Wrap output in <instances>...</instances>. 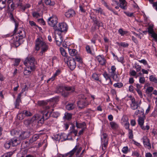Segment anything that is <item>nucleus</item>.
Wrapping results in <instances>:
<instances>
[{
	"mask_svg": "<svg viewBox=\"0 0 157 157\" xmlns=\"http://www.w3.org/2000/svg\"><path fill=\"white\" fill-rule=\"evenodd\" d=\"M41 114L45 120H47L50 116V113H49L48 111H42Z\"/></svg>",
	"mask_w": 157,
	"mask_h": 157,
	"instance_id": "obj_25",
	"label": "nucleus"
},
{
	"mask_svg": "<svg viewBox=\"0 0 157 157\" xmlns=\"http://www.w3.org/2000/svg\"><path fill=\"white\" fill-rule=\"evenodd\" d=\"M75 105L74 104H69L66 105V109L69 110H72L75 107Z\"/></svg>",
	"mask_w": 157,
	"mask_h": 157,
	"instance_id": "obj_28",
	"label": "nucleus"
},
{
	"mask_svg": "<svg viewBox=\"0 0 157 157\" xmlns=\"http://www.w3.org/2000/svg\"><path fill=\"white\" fill-rule=\"evenodd\" d=\"M20 37H19L16 35H13V39L11 40V42L16 47L19 46L20 44Z\"/></svg>",
	"mask_w": 157,
	"mask_h": 157,
	"instance_id": "obj_10",
	"label": "nucleus"
},
{
	"mask_svg": "<svg viewBox=\"0 0 157 157\" xmlns=\"http://www.w3.org/2000/svg\"><path fill=\"white\" fill-rule=\"evenodd\" d=\"M13 154L12 152H9L5 154L2 157H11Z\"/></svg>",
	"mask_w": 157,
	"mask_h": 157,
	"instance_id": "obj_50",
	"label": "nucleus"
},
{
	"mask_svg": "<svg viewBox=\"0 0 157 157\" xmlns=\"http://www.w3.org/2000/svg\"><path fill=\"white\" fill-rule=\"evenodd\" d=\"M21 93H19L17 96V98L15 101V108L19 109V105L20 103L21 102Z\"/></svg>",
	"mask_w": 157,
	"mask_h": 157,
	"instance_id": "obj_22",
	"label": "nucleus"
},
{
	"mask_svg": "<svg viewBox=\"0 0 157 157\" xmlns=\"http://www.w3.org/2000/svg\"><path fill=\"white\" fill-rule=\"evenodd\" d=\"M32 144L29 143V141L23 142L22 144L24 147H30V145H31Z\"/></svg>",
	"mask_w": 157,
	"mask_h": 157,
	"instance_id": "obj_41",
	"label": "nucleus"
},
{
	"mask_svg": "<svg viewBox=\"0 0 157 157\" xmlns=\"http://www.w3.org/2000/svg\"><path fill=\"white\" fill-rule=\"evenodd\" d=\"M131 100L132 102L130 105L131 108L133 110L136 109L139 106L137 102L136 101L134 98H131Z\"/></svg>",
	"mask_w": 157,
	"mask_h": 157,
	"instance_id": "obj_14",
	"label": "nucleus"
},
{
	"mask_svg": "<svg viewBox=\"0 0 157 157\" xmlns=\"http://www.w3.org/2000/svg\"><path fill=\"white\" fill-rule=\"evenodd\" d=\"M69 90H63V91L62 93V95L64 97H67L69 94L70 93L68 91Z\"/></svg>",
	"mask_w": 157,
	"mask_h": 157,
	"instance_id": "obj_44",
	"label": "nucleus"
},
{
	"mask_svg": "<svg viewBox=\"0 0 157 157\" xmlns=\"http://www.w3.org/2000/svg\"><path fill=\"white\" fill-rule=\"evenodd\" d=\"M151 36L156 41H157V34H156L154 32L151 34Z\"/></svg>",
	"mask_w": 157,
	"mask_h": 157,
	"instance_id": "obj_63",
	"label": "nucleus"
},
{
	"mask_svg": "<svg viewBox=\"0 0 157 157\" xmlns=\"http://www.w3.org/2000/svg\"><path fill=\"white\" fill-rule=\"evenodd\" d=\"M113 86L115 87H117L118 88H121L123 86V84L121 82H117L116 83L113 85Z\"/></svg>",
	"mask_w": 157,
	"mask_h": 157,
	"instance_id": "obj_46",
	"label": "nucleus"
},
{
	"mask_svg": "<svg viewBox=\"0 0 157 157\" xmlns=\"http://www.w3.org/2000/svg\"><path fill=\"white\" fill-rule=\"evenodd\" d=\"M60 50L62 55L65 57V58H67V53L66 52L64 49L62 48H60Z\"/></svg>",
	"mask_w": 157,
	"mask_h": 157,
	"instance_id": "obj_42",
	"label": "nucleus"
},
{
	"mask_svg": "<svg viewBox=\"0 0 157 157\" xmlns=\"http://www.w3.org/2000/svg\"><path fill=\"white\" fill-rule=\"evenodd\" d=\"M110 125L111 127L113 129H116L118 128V124L115 122H111L110 123Z\"/></svg>",
	"mask_w": 157,
	"mask_h": 157,
	"instance_id": "obj_35",
	"label": "nucleus"
},
{
	"mask_svg": "<svg viewBox=\"0 0 157 157\" xmlns=\"http://www.w3.org/2000/svg\"><path fill=\"white\" fill-rule=\"evenodd\" d=\"M153 90V87L149 86L147 88L146 91L147 92L151 93L152 91Z\"/></svg>",
	"mask_w": 157,
	"mask_h": 157,
	"instance_id": "obj_61",
	"label": "nucleus"
},
{
	"mask_svg": "<svg viewBox=\"0 0 157 157\" xmlns=\"http://www.w3.org/2000/svg\"><path fill=\"white\" fill-rule=\"evenodd\" d=\"M31 134V132L29 131H23L20 134L18 139L21 140H23L29 137Z\"/></svg>",
	"mask_w": 157,
	"mask_h": 157,
	"instance_id": "obj_11",
	"label": "nucleus"
},
{
	"mask_svg": "<svg viewBox=\"0 0 157 157\" xmlns=\"http://www.w3.org/2000/svg\"><path fill=\"white\" fill-rule=\"evenodd\" d=\"M64 90H71L72 92L74 91V88H72L70 86H59L56 89V92L57 93H61V94H62V93Z\"/></svg>",
	"mask_w": 157,
	"mask_h": 157,
	"instance_id": "obj_7",
	"label": "nucleus"
},
{
	"mask_svg": "<svg viewBox=\"0 0 157 157\" xmlns=\"http://www.w3.org/2000/svg\"><path fill=\"white\" fill-rule=\"evenodd\" d=\"M147 32L150 34H151L154 32L152 25H150L147 28Z\"/></svg>",
	"mask_w": 157,
	"mask_h": 157,
	"instance_id": "obj_45",
	"label": "nucleus"
},
{
	"mask_svg": "<svg viewBox=\"0 0 157 157\" xmlns=\"http://www.w3.org/2000/svg\"><path fill=\"white\" fill-rule=\"evenodd\" d=\"M78 148V147L77 146H76L73 150L70 151L69 153H68V154H70L71 155H72L74 152H75L77 150Z\"/></svg>",
	"mask_w": 157,
	"mask_h": 157,
	"instance_id": "obj_54",
	"label": "nucleus"
},
{
	"mask_svg": "<svg viewBox=\"0 0 157 157\" xmlns=\"http://www.w3.org/2000/svg\"><path fill=\"white\" fill-rule=\"evenodd\" d=\"M89 102L87 101V98L83 95H81L78 98L77 104L79 108H83L89 105Z\"/></svg>",
	"mask_w": 157,
	"mask_h": 157,
	"instance_id": "obj_1",
	"label": "nucleus"
},
{
	"mask_svg": "<svg viewBox=\"0 0 157 157\" xmlns=\"http://www.w3.org/2000/svg\"><path fill=\"white\" fill-rule=\"evenodd\" d=\"M119 6L122 9L124 10H125L127 9V2L125 0H121L120 2Z\"/></svg>",
	"mask_w": 157,
	"mask_h": 157,
	"instance_id": "obj_24",
	"label": "nucleus"
},
{
	"mask_svg": "<svg viewBox=\"0 0 157 157\" xmlns=\"http://www.w3.org/2000/svg\"><path fill=\"white\" fill-rule=\"evenodd\" d=\"M63 60L65 63H67L68 66L71 70H73L75 68L76 64L73 58L72 57H69L68 58H64Z\"/></svg>",
	"mask_w": 157,
	"mask_h": 157,
	"instance_id": "obj_3",
	"label": "nucleus"
},
{
	"mask_svg": "<svg viewBox=\"0 0 157 157\" xmlns=\"http://www.w3.org/2000/svg\"><path fill=\"white\" fill-rule=\"evenodd\" d=\"M45 43L42 37L38 38L36 40L35 49L36 50H39L41 47Z\"/></svg>",
	"mask_w": 157,
	"mask_h": 157,
	"instance_id": "obj_6",
	"label": "nucleus"
},
{
	"mask_svg": "<svg viewBox=\"0 0 157 157\" xmlns=\"http://www.w3.org/2000/svg\"><path fill=\"white\" fill-rule=\"evenodd\" d=\"M45 3L46 5H49L51 6H53L55 3L54 2H51V0H45Z\"/></svg>",
	"mask_w": 157,
	"mask_h": 157,
	"instance_id": "obj_43",
	"label": "nucleus"
},
{
	"mask_svg": "<svg viewBox=\"0 0 157 157\" xmlns=\"http://www.w3.org/2000/svg\"><path fill=\"white\" fill-rule=\"evenodd\" d=\"M116 68L114 66H112L111 67V71L110 72L111 76L113 79L117 81L118 80L117 75L116 74Z\"/></svg>",
	"mask_w": 157,
	"mask_h": 157,
	"instance_id": "obj_13",
	"label": "nucleus"
},
{
	"mask_svg": "<svg viewBox=\"0 0 157 157\" xmlns=\"http://www.w3.org/2000/svg\"><path fill=\"white\" fill-rule=\"evenodd\" d=\"M22 111L23 113L24 114L25 116L29 117L31 116V113L28 111L24 110Z\"/></svg>",
	"mask_w": 157,
	"mask_h": 157,
	"instance_id": "obj_48",
	"label": "nucleus"
},
{
	"mask_svg": "<svg viewBox=\"0 0 157 157\" xmlns=\"http://www.w3.org/2000/svg\"><path fill=\"white\" fill-rule=\"evenodd\" d=\"M56 29H55V30L59 31L61 32L67 31V26L64 23H59L58 26H56Z\"/></svg>",
	"mask_w": 157,
	"mask_h": 157,
	"instance_id": "obj_8",
	"label": "nucleus"
},
{
	"mask_svg": "<svg viewBox=\"0 0 157 157\" xmlns=\"http://www.w3.org/2000/svg\"><path fill=\"white\" fill-rule=\"evenodd\" d=\"M69 53L71 56H75L77 53V51L74 49H70L69 50Z\"/></svg>",
	"mask_w": 157,
	"mask_h": 157,
	"instance_id": "obj_29",
	"label": "nucleus"
},
{
	"mask_svg": "<svg viewBox=\"0 0 157 157\" xmlns=\"http://www.w3.org/2000/svg\"><path fill=\"white\" fill-rule=\"evenodd\" d=\"M96 13H100L102 14L103 13V11L101 8H99V9H95L94 10Z\"/></svg>",
	"mask_w": 157,
	"mask_h": 157,
	"instance_id": "obj_55",
	"label": "nucleus"
},
{
	"mask_svg": "<svg viewBox=\"0 0 157 157\" xmlns=\"http://www.w3.org/2000/svg\"><path fill=\"white\" fill-rule=\"evenodd\" d=\"M4 147L6 149L9 148L10 147L12 146V145L11 143V142L10 140L7 141L5 144H4Z\"/></svg>",
	"mask_w": 157,
	"mask_h": 157,
	"instance_id": "obj_34",
	"label": "nucleus"
},
{
	"mask_svg": "<svg viewBox=\"0 0 157 157\" xmlns=\"http://www.w3.org/2000/svg\"><path fill=\"white\" fill-rule=\"evenodd\" d=\"M119 46H121L124 47H127L128 45V43H125L124 42H121L120 43H118Z\"/></svg>",
	"mask_w": 157,
	"mask_h": 157,
	"instance_id": "obj_51",
	"label": "nucleus"
},
{
	"mask_svg": "<svg viewBox=\"0 0 157 157\" xmlns=\"http://www.w3.org/2000/svg\"><path fill=\"white\" fill-rule=\"evenodd\" d=\"M118 32L121 36H123L127 33L126 32L124 31L121 29H120L119 30Z\"/></svg>",
	"mask_w": 157,
	"mask_h": 157,
	"instance_id": "obj_57",
	"label": "nucleus"
},
{
	"mask_svg": "<svg viewBox=\"0 0 157 157\" xmlns=\"http://www.w3.org/2000/svg\"><path fill=\"white\" fill-rule=\"evenodd\" d=\"M24 64L26 66H29V67L35 68V65L36 64V62L33 56H29L24 61Z\"/></svg>",
	"mask_w": 157,
	"mask_h": 157,
	"instance_id": "obj_2",
	"label": "nucleus"
},
{
	"mask_svg": "<svg viewBox=\"0 0 157 157\" xmlns=\"http://www.w3.org/2000/svg\"><path fill=\"white\" fill-rule=\"evenodd\" d=\"M18 37H20V39H21L25 36V32L24 30H22L21 33H19L18 35H17Z\"/></svg>",
	"mask_w": 157,
	"mask_h": 157,
	"instance_id": "obj_36",
	"label": "nucleus"
},
{
	"mask_svg": "<svg viewBox=\"0 0 157 157\" xmlns=\"http://www.w3.org/2000/svg\"><path fill=\"white\" fill-rule=\"evenodd\" d=\"M55 40L56 44L58 46H60L61 45L63 40V38L61 35L59 34L56 35Z\"/></svg>",
	"mask_w": 157,
	"mask_h": 157,
	"instance_id": "obj_15",
	"label": "nucleus"
},
{
	"mask_svg": "<svg viewBox=\"0 0 157 157\" xmlns=\"http://www.w3.org/2000/svg\"><path fill=\"white\" fill-rule=\"evenodd\" d=\"M139 82L140 83L144 84L145 82V78L144 77H140L139 78Z\"/></svg>",
	"mask_w": 157,
	"mask_h": 157,
	"instance_id": "obj_62",
	"label": "nucleus"
},
{
	"mask_svg": "<svg viewBox=\"0 0 157 157\" xmlns=\"http://www.w3.org/2000/svg\"><path fill=\"white\" fill-rule=\"evenodd\" d=\"M41 51L40 52V55L41 56H43L44 55V53L48 49V46L45 43L41 47Z\"/></svg>",
	"mask_w": 157,
	"mask_h": 157,
	"instance_id": "obj_19",
	"label": "nucleus"
},
{
	"mask_svg": "<svg viewBox=\"0 0 157 157\" xmlns=\"http://www.w3.org/2000/svg\"><path fill=\"white\" fill-rule=\"evenodd\" d=\"M73 58L75 61H77L78 62L80 63H81L82 62V60L79 57L76 56L74 58Z\"/></svg>",
	"mask_w": 157,
	"mask_h": 157,
	"instance_id": "obj_58",
	"label": "nucleus"
},
{
	"mask_svg": "<svg viewBox=\"0 0 157 157\" xmlns=\"http://www.w3.org/2000/svg\"><path fill=\"white\" fill-rule=\"evenodd\" d=\"M102 75L106 81L109 80V82L107 84L110 85H112L113 83L110 78V77L111 76V75L110 76L106 71H105L103 73Z\"/></svg>",
	"mask_w": 157,
	"mask_h": 157,
	"instance_id": "obj_20",
	"label": "nucleus"
},
{
	"mask_svg": "<svg viewBox=\"0 0 157 157\" xmlns=\"http://www.w3.org/2000/svg\"><path fill=\"white\" fill-rule=\"evenodd\" d=\"M92 78L94 80L96 81H101L100 80H99V75L98 74H97L95 73H94L92 75Z\"/></svg>",
	"mask_w": 157,
	"mask_h": 157,
	"instance_id": "obj_37",
	"label": "nucleus"
},
{
	"mask_svg": "<svg viewBox=\"0 0 157 157\" xmlns=\"http://www.w3.org/2000/svg\"><path fill=\"white\" fill-rule=\"evenodd\" d=\"M132 132V130L130 129H128V138L130 139H132L133 138Z\"/></svg>",
	"mask_w": 157,
	"mask_h": 157,
	"instance_id": "obj_49",
	"label": "nucleus"
},
{
	"mask_svg": "<svg viewBox=\"0 0 157 157\" xmlns=\"http://www.w3.org/2000/svg\"><path fill=\"white\" fill-rule=\"evenodd\" d=\"M6 0H0V10H2L5 7Z\"/></svg>",
	"mask_w": 157,
	"mask_h": 157,
	"instance_id": "obj_30",
	"label": "nucleus"
},
{
	"mask_svg": "<svg viewBox=\"0 0 157 157\" xmlns=\"http://www.w3.org/2000/svg\"><path fill=\"white\" fill-rule=\"evenodd\" d=\"M32 14L33 17H34L38 18L40 16L39 13L35 12H33Z\"/></svg>",
	"mask_w": 157,
	"mask_h": 157,
	"instance_id": "obj_56",
	"label": "nucleus"
},
{
	"mask_svg": "<svg viewBox=\"0 0 157 157\" xmlns=\"http://www.w3.org/2000/svg\"><path fill=\"white\" fill-rule=\"evenodd\" d=\"M35 68H32L31 67H29V66H26L24 71V74L25 75H29L32 71L34 70Z\"/></svg>",
	"mask_w": 157,
	"mask_h": 157,
	"instance_id": "obj_18",
	"label": "nucleus"
},
{
	"mask_svg": "<svg viewBox=\"0 0 157 157\" xmlns=\"http://www.w3.org/2000/svg\"><path fill=\"white\" fill-rule=\"evenodd\" d=\"M13 59L14 61V63L13 64V66H17L18 65L21 61V59Z\"/></svg>",
	"mask_w": 157,
	"mask_h": 157,
	"instance_id": "obj_38",
	"label": "nucleus"
},
{
	"mask_svg": "<svg viewBox=\"0 0 157 157\" xmlns=\"http://www.w3.org/2000/svg\"><path fill=\"white\" fill-rule=\"evenodd\" d=\"M153 7L157 11V1L152 3Z\"/></svg>",
	"mask_w": 157,
	"mask_h": 157,
	"instance_id": "obj_64",
	"label": "nucleus"
},
{
	"mask_svg": "<svg viewBox=\"0 0 157 157\" xmlns=\"http://www.w3.org/2000/svg\"><path fill=\"white\" fill-rule=\"evenodd\" d=\"M17 118L19 120H22L25 117L24 114L23 113V111L19 113L17 116Z\"/></svg>",
	"mask_w": 157,
	"mask_h": 157,
	"instance_id": "obj_33",
	"label": "nucleus"
},
{
	"mask_svg": "<svg viewBox=\"0 0 157 157\" xmlns=\"http://www.w3.org/2000/svg\"><path fill=\"white\" fill-rule=\"evenodd\" d=\"M129 124L128 121H126L124 124V127L126 129H129Z\"/></svg>",
	"mask_w": 157,
	"mask_h": 157,
	"instance_id": "obj_59",
	"label": "nucleus"
},
{
	"mask_svg": "<svg viewBox=\"0 0 157 157\" xmlns=\"http://www.w3.org/2000/svg\"><path fill=\"white\" fill-rule=\"evenodd\" d=\"M31 6V5L29 4H27L25 6L22 7V9L24 11L27 8H28Z\"/></svg>",
	"mask_w": 157,
	"mask_h": 157,
	"instance_id": "obj_60",
	"label": "nucleus"
},
{
	"mask_svg": "<svg viewBox=\"0 0 157 157\" xmlns=\"http://www.w3.org/2000/svg\"><path fill=\"white\" fill-rule=\"evenodd\" d=\"M39 136L38 135L35 134L29 140V143L32 144L35 141H36L39 138Z\"/></svg>",
	"mask_w": 157,
	"mask_h": 157,
	"instance_id": "obj_26",
	"label": "nucleus"
},
{
	"mask_svg": "<svg viewBox=\"0 0 157 157\" xmlns=\"http://www.w3.org/2000/svg\"><path fill=\"white\" fill-rule=\"evenodd\" d=\"M96 59L99 62V63L101 65H104L105 63V60L104 58L102 57L101 56H98Z\"/></svg>",
	"mask_w": 157,
	"mask_h": 157,
	"instance_id": "obj_23",
	"label": "nucleus"
},
{
	"mask_svg": "<svg viewBox=\"0 0 157 157\" xmlns=\"http://www.w3.org/2000/svg\"><path fill=\"white\" fill-rule=\"evenodd\" d=\"M60 71L59 70H58L56 71V73L54 74V75L53 76H52V77H51V78H49L48 81L50 80H51L52 81H53L55 79V77L58 75L60 73Z\"/></svg>",
	"mask_w": 157,
	"mask_h": 157,
	"instance_id": "obj_31",
	"label": "nucleus"
},
{
	"mask_svg": "<svg viewBox=\"0 0 157 157\" xmlns=\"http://www.w3.org/2000/svg\"><path fill=\"white\" fill-rule=\"evenodd\" d=\"M128 147L127 146L124 147L122 149V151L124 154H126L128 153Z\"/></svg>",
	"mask_w": 157,
	"mask_h": 157,
	"instance_id": "obj_52",
	"label": "nucleus"
},
{
	"mask_svg": "<svg viewBox=\"0 0 157 157\" xmlns=\"http://www.w3.org/2000/svg\"><path fill=\"white\" fill-rule=\"evenodd\" d=\"M143 141L144 146L148 147V149H150L151 148V145L150 143L149 140L146 137H143Z\"/></svg>",
	"mask_w": 157,
	"mask_h": 157,
	"instance_id": "obj_16",
	"label": "nucleus"
},
{
	"mask_svg": "<svg viewBox=\"0 0 157 157\" xmlns=\"http://www.w3.org/2000/svg\"><path fill=\"white\" fill-rule=\"evenodd\" d=\"M21 140L18 138H14L11 140L10 141L11 142L12 146H15L20 144L21 142Z\"/></svg>",
	"mask_w": 157,
	"mask_h": 157,
	"instance_id": "obj_21",
	"label": "nucleus"
},
{
	"mask_svg": "<svg viewBox=\"0 0 157 157\" xmlns=\"http://www.w3.org/2000/svg\"><path fill=\"white\" fill-rule=\"evenodd\" d=\"M145 118V117L144 115L143 117H139L138 120V124L141 128L144 130H146L145 127L143 125Z\"/></svg>",
	"mask_w": 157,
	"mask_h": 157,
	"instance_id": "obj_12",
	"label": "nucleus"
},
{
	"mask_svg": "<svg viewBox=\"0 0 157 157\" xmlns=\"http://www.w3.org/2000/svg\"><path fill=\"white\" fill-rule=\"evenodd\" d=\"M86 125V123L84 122L82 123H78L76 122V126L78 128H85Z\"/></svg>",
	"mask_w": 157,
	"mask_h": 157,
	"instance_id": "obj_27",
	"label": "nucleus"
},
{
	"mask_svg": "<svg viewBox=\"0 0 157 157\" xmlns=\"http://www.w3.org/2000/svg\"><path fill=\"white\" fill-rule=\"evenodd\" d=\"M107 137V135L104 133L101 137L102 149L103 151L106 150L108 145V140Z\"/></svg>",
	"mask_w": 157,
	"mask_h": 157,
	"instance_id": "obj_5",
	"label": "nucleus"
},
{
	"mask_svg": "<svg viewBox=\"0 0 157 157\" xmlns=\"http://www.w3.org/2000/svg\"><path fill=\"white\" fill-rule=\"evenodd\" d=\"M72 114L71 113H66L64 114V116L63 117L64 118H66L67 120H69L71 118Z\"/></svg>",
	"mask_w": 157,
	"mask_h": 157,
	"instance_id": "obj_39",
	"label": "nucleus"
},
{
	"mask_svg": "<svg viewBox=\"0 0 157 157\" xmlns=\"http://www.w3.org/2000/svg\"><path fill=\"white\" fill-rule=\"evenodd\" d=\"M24 124L26 126H28L31 124V121L29 120H26L24 121Z\"/></svg>",
	"mask_w": 157,
	"mask_h": 157,
	"instance_id": "obj_53",
	"label": "nucleus"
},
{
	"mask_svg": "<svg viewBox=\"0 0 157 157\" xmlns=\"http://www.w3.org/2000/svg\"><path fill=\"white\" fill-rule=\"evenodd\" d=\"M33 121H35L38 123L43 124L45 120L42 115H36L34 116L32 118Z\"/></svg>",
	"mask_w": 157,
	"mask_h": 157,
	"instance_id": "obj_9",
	"label": "nucleus"
},
{
	"mask_svg": "<svg viewBox=\"0 0 157 157\" xmlns=\"http://www.w3.org/2000/svg\"><path fill=\"white\" fill-rule=\"evenodd\" d=\"M149 79L150 81L157 83V79L153 75L150 76L149 77Z\"/></svg>",
	"mask_w": 157,
	"mask_h": 157,
	"instance_id": "obj_47",
	"label": "nucleus"
},
{
	"mask_svg": "<svg viewBox=\"0 0 157 157\" xmlns=\"http://www.w3.org/2000/svg\"><path fill=\"white\" fill-rule=\"evenodd\" d=\"M75 14V13L74 10L70 9L65 13V15L67 17L70 18L74 16Z\"/></svg>",
	"mask_w": 157,
	"mask_h": 157,
	"instance_id": "obj_17",
	"label": "nucleus"
},
{
	"mask_svg": "<svg viewBox=\"0 0 157 157\" xmlns=\"http://www.w3.org/2000/svg\"><path fill=\"white\" fill-rule=\"evenodd\" d=\"M57 18L56 16H53L50 17L48 19V24L50 26L53 27L55 30L56 29V25L58 22Z\"/></svg>",
	"mask_w": 157,
	"mask_h": 157,
	"instance_id": "obj_4",
	"label": "nucleus"
},
{
	"mask_svg": "<svg viewBox=\"0 0 157 157\" xmlns=\"http://www.w3.org/2000/svg\"><path fill=\"white\" fill-rule=\"evenodd\" d=\"M32 144L29 143V141L23 142L22 144L24 147H30V145H31Z\"/></svg>",
	"mask_w": 157,
	"mask_h": 157,
	"instance_id": "obj_40",
	"label": "nucleus"
},
{
	"mask_svg": "<svg viewBox=\"0 0 157 157\" xmlns=\"http://www.w3.org/2000/svg\"><path fill=\"white\" fill-rule=\"evenodd\" d=\"M38 104L40 106L44 107L47 104V102L44 101H38Z\"/></svg>",
	"mask_w": 157,
	"mask_h": 157,
	"instance_id": "obj_32",
	"label": "nucleus"
}]
</instances>
